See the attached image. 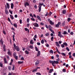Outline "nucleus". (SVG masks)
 I'll return each mask as SVG.
<instances>
[{"label":"nucleus","mask_w":75,"mask_h":75,"mask_svg":"<svg viewBox=\"0 0 75 75\" xmlns=\"http://www.w3.org/2000/svg\"><path fill=\"white\" fill-rule=\"evenodd\" d=\"M50 63H52V65H53V67H54L55 65H54V64H58L59 63V62L57 61H52L51 60H50L49 61Z\"/></svg>","instance_id":"f257e3e1"},{"label":"nucleus","mask_w":75,"mask_h":75,"mask_svg":"<svg viewBox=\"0 0 75 75\" xmlns=\"http://www.w3.org/2000/svg\"><path fill=\"white\" fill-rule=\"evenodd\" d=\"M44 4V3H42V4H40L38 6V11L39 12H40L41 10V8L42 6L43 5V6L44 7H45V5L43 4Z\"/></svg>","instance_id":"f03ea898"},{"label":"nucleus","mask_w":75,"mask_h":75,"mask_svg":"<svg viewBox=\"0 0 75 75\" xmlns=\"http://www.w3.org/2000/svg\"><path fill=\"white\" fill-rule=\"evenodd\" d=\"M13 46L15 50H16V51L18 52L20 51V49L19 47L18 46H16V45L15 44H13Z\"/></svg>","instance_id":"7ed1b4c3"},{"label":"nucleus","mask_w":75,"mask_h":75,"mask_svg":"<svg viewBox=\"0 0 75 75\" xmlns=\"http://www.w3.org/2000/svg\"><path fill=\"white\" fill-rule=\"evenodd\" d=\"M33 25L35 27H38L39 26V24L37 23H33Z\"/></svg>","instance_id":"20e7f679"},{"label":"nucleus","mask_w":75,"mask_h":75,"mask_svg":"<svg viewBox=\"0 0 75 75\" xmlns=\"http://www.w3.org/2000/svg\"><path fill=\"white\" fill-rule=\"evenodd\" d=\"M30 6L29 3L28 2H26L24 4V6L25 7H26V6Z\"/></svg>","instance_id":"39448f33"},{"label":"nucleus","mask_w":75,"mask_h":75,"mask_svg":"<svg viewBox=\"0 0 75 75\" xmlns=\"http://www.w3.org/2000/svg\"><path fill=\"white\" fill-rule=\"evenodd\" d=\"M40 63V61L39 60H37L36 61L35 63V65L36 66H38Z\"/></svg>","instance_id":"423d86ee"},{"label":"nucleus","mask_w":75,"mask_h":75,"mask_svg":"<svg viewBox=\"0 0 75 75\" xmlns=\"http://www.w3.org/2000/svg\"><path fill=\"white\" fill-rule=\"evenodd\" d=\"M58 35L61 38L63 37V36H62V35L61 34V32H58Z\"/></svg>","instance_id":"0eeeda50"},{"label":"nucleus","mask_w":75,"mask_h":75,"mask_svg":"<svg viewBox=\"0 0 75 75\" xmlns=\"http://www.w3.org/2000/svg\"><path fill=\"white\" fill-rule=\"evenodd\" d=\"M40 55V51H38V53L37 54V57H39Z\"/></svg>","instance_id":"6e6552de"},{"label":"nucleus","mask_w":75,"mask_h":75,"mask_svg":"<svg viewBox=\"0 0 75 75\" xmlns=\"http://www.w3.org/2000/svg\"><path fill=\"white\" fill-rule=\"evenodd\" d=\"M37 18L40 21H41L42 20L40 17L39 16H37Z\"/></svg>","instance_id":"1a4fd4ad"},{"label":"nucleus","mask_w":75,"mask_h":75,"mask_svg":"<svg viewBox=\"0 0 75 75\" xmlns=\"http://www.w3.org/2000/svg\"><path fill=\"white\" fill-rule=\"evenodd\" d=\"M7 54L9 56H11V51H7Z\"/></svg>","instance_id":"9d476101"},{"label":"nucleus","mask_w":75,"mask_h":75,"mask_svg":"<svg viewBox=\"0 0 75 75\" xmlns=\"http://www.w3.org/2000/svg\"><path fill=\"white\" fill-rule=\"evenodd\" d=\"M54 71V70L53 69H51L48 72L49 73H51L52 72Z\"/></svg>","instance_id":"9b49d317"},{"label":"nucleus","mask_w":75,"mask_h":75,"mask_svg":"<svg viewBox=\"0 0 75 75\" xmlns=\"http://www.w3.org/2000/svg\"><path fill=\"white\" fill-rule=\"evenodd\" d=\"M49 23L51 25H54V23L51 20H50V21H49Z\"/></svg>","instance_id":"f8f14e48"},{"label":"nucleus","mask_w":75,"mask_h":75,"mask_svg":"<svg viewBox=\"0 0 75 75\" xmlns=\"http://www.w3.org/2000/svg\"><path fill=\"white\" fill-rule=\"evenodd\" d=\"M14 5L13 3H11V9H13V7H14Z\"/></svg>","instance_id":"ddd939ff"},{"label":"nucleus","mask_w":75,"mask_h":75,"mask_svg":"<svg viewBox=\"0 0 75 75\" xmlns=\"http://www.w3.org/2000/svg\"><path fill=\"white\" fill-rule=\"evenodd\" d=\"M56 44V46L57 47H60V45L58 43V42H55Z\"/></svg>","instance_id":"4468645a"},{"label":"nucleus","mask_w":75,"mask_h":75,"mask_svg":"<svg viewBox=\"0 0 75 75\" xmlns=\"http://www.w3.org/2000/svg\"><path fill=\"white\" fill-rule=\"evenodd\" d=\"M3 41L2 39H1V40H0V43L2 45H3Z\"/></svg>","instance_id":"2eb2a0df"},{"label":"nucleus","mask_w":75,"mask_h":75,"mask_svg":"<svg viewBox=\"0 0 75 75\" xmlns=\"http://www.w3.org/2000/svg\"><path fill=\"white\" fill-rule=\"evenodd\" d=\"M62 14H65L66 13V10H63L62 11Z\"/></svg>","instance_id":"dca6fc26"},{"label":"nucleus","mask_w":75,"mask_h":75,"mask_svg":"<svg viewBox=\"0 0 75 75\" xmlns=\"http://www.w3.org/2000/svg\"><path fill=\"white\" fill-rule=\"evenodd\" d=\"M13 25L16 28H17V24L16 23H14L13 24Z\"/></svg>","instance_id":"f3484780"},{"label":"nucleus","mask_w":75,"mask_h":75,"mask_svg":"<svg viewBox=\"0 0 75 75\" xmlns=\"http://www.w3.org/2000/svg\"><path fill=\"white\" fill-rule=\"evenodd\" d=\"M5 13L6 14H7V15L8 14V10H7V9H5Z\"/></svg>","instance_id":"a211bd4d"},{"label":"nucleus","mask_w":75,"mask_h":75,"mask_svg":"<svg viewBox=\"0 0 75 75\" xmlns=\"http://www.w3.org/2000/svg\"><path fill=\"white\" fill-rule=\"evenodd\" d=\"M10 18L11 19L13 20L14 19V18L11 15H10Z\"/></svg>","instance_id":"6ab92c4d"},{"label":"nucleus","mask_w":75,"mask_h":75,"mask_svg":"<svg viewBox=\"0 0 75 75\" xmlns=\"http://www.w3.org/2000/svg\"><path fill=\"white\" fill-rule=\"evenodd\" d=\"M25 54H28L29 52L27 50H26L25 51Z\"/></svg>","instance_id":"aec40b11"},{"label":"nucleus","mask_w":75,"mask_h":75,"mask_svg":"<svg viewBox=\"0 0 75 75\" xmlns=\"http://www.w3.org/2000/svg\"><path fill=\"white\" fill-rule=\"evenodd\" d=\"M4 63H5V64H7V62L6 61V58H5V57H4Z\"/></svg>","instance_id":"412c9836"},{"label":"nucleus","mask_w":75,"mask_h":75,"mask_svg":"<svg viewBox=\"0 0 75 75\" xmlns=\"http://www.w3.org/2000/svg\"><path fill=\"white\" fill-rule=\"evenodd\" d=\"M62 34L63 35H68V33H67V32H66V31H64V33H62Z\"/></svg>","instance_id":"4be33fe9"},{"label":"nucleus","mask_w":75,"mask_h":75,"mask_svg":"<svg viewBox=\"0 0 75 75\" xmlns=\"http://www.w3.org/2000/svg\"><path fill=\"white\" fill-rule=\"evenodd\" d=\"M8 69L9 71H11V67L10 66H8Z\"/></svg>","instance_id":"5701e85b"},{"label":"nucleus","mask_w":75,"mask_h":75,"mask_svg":"<svg viewBox=\"0 0 75 75\" xmlns=\"http://www.w3.org/2000/svg\"><path fill=\"white\" fill-rule=\"evenodd\" d=\"M35 51H36L38 52L39 50H38V47L36 46H35Z\"/></svg>","instance_id":"b1692460"},{"label":"nucleus","mask_w":75,"mask_h":75,"mask_svg":"<svg viewBox=\"0 0 75 75\" xmlns=\"http://www.w3.org/2000/svg\"><path fill=\"white\" fill-rule=\"evenodd\" d=\"M6 5L8 9H9L10 7V5L8 3H6Z\"/></svg>","instance_id":"393cba45"},{"label":"nucleus","mask_w":75,"mask_h":75,"mask_svg":"<svg viewBox=\"0 0 75 75\" xmlns=\"http://www.w3.org/2000/svg\"><path fill=\"white\" fill-rule=\"evenodd\" d=\"M29 48L30 49H32L33 50V46L30 45L29 46Z\"/></svg>","instance_id":"a878e982"},{"label":"nucleus","mask_w":75,"mask_h":75,"mask_svg":"<svg viewBox=\"0 0 75 75\" xmlns=\"http://www.w3.org/2000/svg\"><path fill=\"white\" fill-rule=\"evenodd\" d=\"M25 31H27L29 33L30 31H29V29H27V28H25Z\"/></svg>","instance_id":"bb28decb"},{"label":"nucleus","mask_w":75,"mask_h":75,"mask_svg":"<svg viewBox=\"0 0 75 75\" xmlns=\"http://www.w3.org/2000/svg\"><path fill=\"white\" fill-rule=\"evenodd\" d=\"M61 54L62 56H65L66 55L65 53H61Z\"/></svg>","instance_id":"cd10ccee"},{"label":"nucleus","mask_w":75,"mask_h":75,"mask_svg":"<svg viewBox=\"0 0 75 75\" xmlns=\"http://www.w3.org/2000/svg\"><path fill=\"white\" fill-rule=\"evenodd\" d=\"M12 67H13V68H12V70L13 71H14L15 69V65H12Z\"/></svg>","instance_id":"c85d7f7f"},{"label":"nucleus","mask_w":75,"mask_h":75,"mask_svg":"<svg viewBox=\"0 0 75 75\" xmlns=\"http://www.w3.org/2000/svg\"><path fill=\"white\" fill-rule=\"evenodd\" d=\"M37 69H36V68H35V69H33V71H32V72H34L35 71H37Z\"/></svg>","instance_id":"c756f323"},{"label":"nucleus","mask_w":75,"mask_h":75,"mask_svg":"<svg viewBox=\"0 0 75 75\" xmlns=\"http://www.w3.org/2000/svg\"><path fill=\"white\" fill-rule=\"evenodd\" d=\"M13 41H15V35H13Z\"/></svg>","instance_id":"7c9ffc66"},{"label":"nucleus","mask_w":75,"mask_h":75,"mask_svg":"<svg viewBox=\"0 0 75 75\" xmlns=\"http://www.w3.org/2000/svg\"><path fill=\"white\" fill-rule=\"evenodd\" d=\"M63 44L65 46H67L68 45V44L67 42H64Z\"/></svg>","instance_id":"2f4dec72"},{"label":"nucleus","mask_w":75,"mask_h":75,"mask_svg":"<svg viewBox=\"0 0 75 75\" xmlns=\"http://www.w3.org/2000/svg\"><path fill=\"white\" fill-rule=\"evenodd\" d=\"M34 43L33 42V40H30V44H33Z\"/></svg>","instance_id":"473e14b6"},{"label":"nucleus","mask_w":75,"mask_h":75,"mask_svg":"<svg viewBox=\"0 0 75 75\" xmlns=\"http://www.w3.org/2000/svg\"><path fill=\"white\" fill-rule=\"evenodd\" d=\"M48 27L50 30V29H51L52 28L51 27V25H49V26H48Z\"/></svg>","instance_id":"72a5a7b5"},{"label":"nucleus","mask_w":75,"mask_h":75,"mask_svg":"<svg viewBox=\"0 0 75 75\" xmlns=\"http://www.w3.org/2000/svg\"><path fill=\"white\" fill-rule=\"evenodd\" d=\"M49 52L50 53L53 54V51L52 50H50V52Z\"/></svg>","instance_id":"f704fd0d"},{"label":"nucleus","mask_w":75,"mask_h":75,"mask_svg":"<svg viewBox=\"0 0 75 75\" xmlns=\"http://www.w3.org/2000/svg\"><path fill=\"white\" fill-rule=\"evenodd\" d=\"M9 11L11 14H13L11 10H9Z\"/></svg>","instance_id":"c9c22d12"},{"label":"nucleus","mask_w":75,"mask_h":75,"mask_svg":"<svg viewBox=\"0 0 75 75\" xmlns=\"http://www.w3.org/2000/svg\"><path fill=\"white\" fill-rule=\"evenodd\" d=\"M18 63L19 64H22L23 63V62H18Z\"/></svg>","instance_id":"e433bc0d"},{"label":"nucleus","mask_w":75,"mask_h":75,"mask_svg":"<svg viewBox=\"0 0 75 75\" xmlns=\"http://www.w3.org/2000/svg\"><path fill=\"white\" fill-rule=\"evenodd\" d=\"M56 52H57L58 53H59V54H61V53L59 52V51L58 49H57V50H56Z\"/></svg>","instance_id":"4c0bfd02"},{"label":"nucleus","mask_w":75,"mask_h":75,"mask_svg":"<svg viewBox=\"0 0 75 75\" xmlns=\"http://www.w3.org/2000/svg\"><path fill=\"white\" fill-rule=\"evenodd\" d=\"M0 66L1 68H2V67H3V64L1 62L0 63Z\"/></svg>","instance_id":"58836bf2"},{"label":"nucleus","mask_w":75,"mask_h":75,"mask_svg":"<svg viewBox=\"0 0 75 75\" xmlns=\"http://www.w3.org/2000/svg\"><path fill=\"white\" fill-rule=\"evenodd\" d=\"M52 14V13L50 12V13L48 14V16H51V14Z\"/></svg>","instance_id":"ea45409f"},{"label":"nucleus","mask_w":75,"mask_h":75,"mask_svg":"<svg viewBox=\"0 0 75 75\" xmlns=\"http://www.w3.org/2000/svg\"><path fill=\"white\" fill-rule=\"evenodd\" d=\"M50 31H51L54 34L55 33L54 32V31L52 30V29H50Z\"/></svg>","instance_id":"a19ab883"},{"label":"nucleus","mask_w":75,"mask_h":75,"mask_svg":"<svg viewBox=\"0 0 75 75\" xmlns=\"http://www.w3.org/2000/svg\"><path fill=\"white\" fill-rule=\"evenodd\" d=\"M50 35L49 33H47L45 35L46 36H48Z\"/></svg>","instance_id":"79ce46f5"},{"label":"nucleus","mask_w":75,"mask_h":75,"mask_svg":"<svg viewBox=\"0 0 75 75\" xmlns=\"http://www.w3.org/2000/svg\"><path fill=\"white\" fill-rule=\"evenodd\" d=\"M61 47L62 48H64L65 47V46L64 44H62L61 45Z\"/></svg>","instance_id":"37998d69"},{"label":"nucleus","mask_w":75,"mask_h":75,"mask_svg":"<svg viewBox=\"0 0 75 75\" xmlns=\"http://www.w3.org/2000/svg\"><path fill=\"white\" fill-rule=\"evenodd\" d=\"M66 70L65 69H64L62 70V72H66Z\"/></svg>","instance_id":"c03bdc74"},{"label":"nucleus","mask_w":75,"mask_h":75,"mask_svg":"<svg viewBox=\"0 0 75 75\" xmlns=\"http://www.w3.org/2000/svg\"><path fill=\"white\" fill-rule=\"evenodd\" d=\"M54 37H52L51 38V40L52 41H53L54 40Z\"/></svg>","instance_id":"a18cd8bd"},{"label":"nucleus","mask_w":75,"mask_h":75,"mask_svg":"<svg viewBox=\"0 0 75 75\" xmlns=\"http://www.w3.org/2000/svg\"><path fill=\"white\" fill-rule=\"evenodd\" d=\"M41 42L42 44H43L44 43V41L43 40H42Z\"/></svg>","instance_id":"49530a36"},{"label":"nucleus","mask_w":75,"mask_h":75,"mask_svg":"<svg viewBox=\"0 0 75 75\" xmlns=\"http://www.w3.org/2000/svg\"><path fill=\"white\" fill-rule=\"evenodd\" d=\"M26 49L29 51H30L31 50L29 48V47L28 46L27 47Z\"/></svg>","instance_id":"de8ad7c7"},{"label":"nucleus","mask_w":75,"mask_h":75,"mask_svg":"<svg viewBox=\"0 0 75 75\" xmlns=\"http://www.w3.org/2000/svg\"><path fill=\"white\" fill-rule=\"evenodd\" d=\"M29 21H30V18H27V22L28 23H29Z\"/></svg>","instance_id":"09e8293b"},{"label":"nucleus","mask_w":75,"mask_h":75,"mask_svg":"<svg viewBox=\"0 0 75 75\" xmlns=\"http://www.w3.org/2000/svg\"><path fill=\"white\" fill-rule=\"evenodd\" d=\"M71 21V18H68L67 19V21L69 22Z\"/></svg>","instance_id":"8fccbe9b"},{"label":"nucleus","mask_w":75,"mask_h":75,"mask_svg":"<svg viewBox=\"0 0 75 75\" xmlns=\"http://www.w3.org/2000/svg\"><path fill=\"white\" fill-rule=\"evenodd\" d=\"M66 50L68 51H69V48H68V47H67L66 48Z\"/></svg>","instance_id":"3c124183"},{"label":"nucleus","mask_w":75,"mask_h":75,"mask_svg":"<svg viewBox=\"0 0 75 75\" xmlns=\"http://www.w3.org/2000/svg\"><path fill=\"white\" fill-rule=\"evenodd\" d=\"M36 75H41V74L40 73H39V72H37L36 73Z\"/></svg>","instance_id":"603ef678"},{"label":"nucleus","mask_w":75,"mask_h":75,"mask_svg":"<svg viewBox=\"0 0 75 75\" xmlns=\"http://www.w3.org/2000/svg\"><path fill=\"white\" fill-rule=\"evenodd\" d=\"M13 55L14 57L16 56V53H13Z\"/></svg>","instance_id":"864d4df0"},{"label":"nucleus","mask_w":75,"mask_h":75,"mask_svg":"<svg viewBox=\"0 0 75 75\" xmlns=\"http://www.w3.org/2000/svg\"><path fill=\"white\" fill-rule=\"evenodd\" d=\"M14 58L16 60H17L18 59V57L17 56H16L14 57Z\"/></svg>","instance_id":"5fc2aeb1"},{"label":"nucleus","mask_w":75,"mask_h":75,"mask_svg":"<svg viewBox=\"0 0 75 75\" xmlns=\"http://www.w3.org/2000/svg\"><path fill=\"white\" fill-rule=\"evenodd\" d=\"M65 25V23L63 22V23H62V26H64Z\"/></svg>","instance_id":"6e6d98bb"},{"label":"nucleus","mask_w":75,"mask_h":75,"mask_svg":"<svg viewBox=\"0 0 75 75\" xmlns=\"http://www.w3.org/2000/svg\"><path fill=\"white\" fill-rule=\"evenodd\" d=\"M71 16H72V14L71 13H70L69 15V18H71Z\"/></svg>","instance_id":"4d7b16f0"},{"label":"nucleus","mask_w":75,"mask_h":75,"mask_svg":"<svg viewBox=\"0 0 75 75\" xmlns=\"http://www.w3.org/2000/svg\"><path fill=\"white\" fill-rule=\"evenodd\" d=\"M30 19H31V20L32 21H35V20L34 18H30Z\"/></svg>","instance_id":"13d9d810"},{"label":"nucleus","mask_w":75,"mask_h":75,"mask_svg":"<svg viewBox=\"0 0 75 75\" xmlns=\"http://www.w3.org/2000/svg\"><path fill=\"white\" fill-rule=\"evenodd\" d=\"M59 25H58V24H57L55 26H56V28L59 27Z\"/></svg>","instance_id":"bf43d9fd"},{"label":"nucleus","mask_w":75,"mask_h":75,"mask_svg":"<svg viewBox=\"0 0 75 75\" xmlns=\"http://www.w3.org/2000/svg\"><path fill=\"white\" fill-rule=\"evenodd\" d=\"M6 58L7 59H10L8 55H6Z\"/></svg>","instance_id":"052dcab7"},{"label":"nucleus","mask_w":75,"mask_h":75,"mask_svg":"<svg viewBox=\"0 0 75 75\" xmlns=\"http://www.w3.org/2000/svg\"><path fill=\"white\" fill-rule=\"evenodd\" d=\"M45 46H46V47H48L49 46V45L48 44H45Z\"/></svg>","instance_id":"680f3d73"},{"label":"nucleus","mask_w":75,"mask_h":75,"mask_svg":"<svg viewBox=\"0 0 75 75\" xmlns=\"http://www.w3.org/2000/svg\"><path fill=\"white\" fill-rule=\"evenodd\" d=\"M37 44L38 45H39V46H40V42H37Z\"/></svg>","instance_id":"e2e57ef3"},{"label":"nucleus","mask_w":75,"mask_h":75,"mask_svg":"<svg viewBox=\"0 0 75 75\" xmlns=\"http://www.w3.org/2000/svg\"><path fill=\"white\" fill-rule=\"evenodd\" d=\"M40 25H44V23H42V22H41L40 23Z\"/></svg>","instance_id":"0e129e2a"},{"label":"nucleus","mask_w":75,"mask_h":75,"mask_svg":"<svg viewBox=\"0 0 75 75\" xmlns=\"http://www.w3.org/2000/svg\"><path fill=\"white\" fill-rule=\"evenodd\" d=\"M22 20L21 19L20 20V24L22 23Z\"/></svg>","instance_id":"69168bd1"},{"label":"nucleus","mask_w":75,"mask_h":75,"mask_svg":"<svg viewBox=\"0 0 75 75\" xmlns=\"http://www.w3.org/2000/svg\"><path fill=\"white\" fill-rule=\"evenodd\" d=\"M45 27H46V28H48V26H47V25L45 24Z\"/></svg>","instance_id":"338daca9"},{"label":"nucleus","mask_w":75,"mask_h":75,"mask_svg":"<svg viewBox=\"0 0 75 75\" xmlns=\"http://www.w3.org/2000/svg\"><path fill=\"white\" fill-rule=\"evenodd\" d=\"M70 34L71 35H72L74 34L72 32H71V33H70Z\"/></svg>","instance_id":"774afa93"}]
</instances>
